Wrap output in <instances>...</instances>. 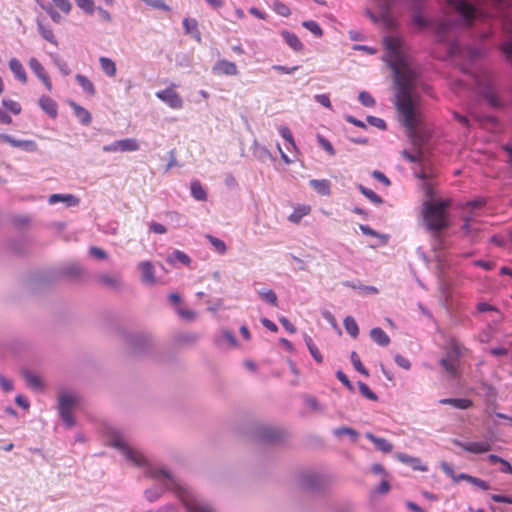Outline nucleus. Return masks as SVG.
Listing matches in <instances>:
<instances>
[{"mask_svg":"<svg viewBox=\"0 0 512 512\" xmlns=\"http://www.w3.org/2000/svg\"><path fill=\"white\" fill-rule=\"evenodd\" d=\"M383 42L388 51L386 61L394 73L396 108L413 145V151L403 150L402 156L411 163L423 165L425 155L422 146L427 141V136L418 129L420 120L414 93L419 73L413 60L407 55L401 38L385 36Z\"/></svg>","mask_w":512,"mask_h":512,"instance_id":"nucleus-1","label":"nucleus"},{"mask_svg":"<svg viewBox=\"0 0 512 512\" xmlns=\"http://www.w3.org/2000/svg\"><path fill=\"white\" fill-rule=\"evenodd\" d=\"M451 56L459 58L463 63H459L461 70L469 74L478 92L493 107H500L501 102L495 91L493 74L486 68L472 67L473 63L480 59L484 53L483 46H462L457 42H452L449 47Z\"/></svg>","mask_w":512,"mask_h":512,"instance_id":"nucleus-2","label":"nucleus"},{"mask_svg":"<svg viewBox=\"0 0 512 512\" xmlns=\"http://www.w3.org/2000/svg\"><path fill=\"white\" fill-rule=\"evenodd\" d=\"M110 442L113 447L121 451L127 461L131 462L137 467L143 468L147 477L152 478L160 484L159 486H154L145 490L144 494L149 502H155L164 494L165 491L168 490L172 491L176 495L175 487L172 483L154 476V472L157 470H164L168 474L172 475L180 483H184L171 470L164 466L151 465L144 454L140 450L129 446L125 438L119 433H114L110 439Z\"/></svg>","mask_w":512,"mask_h":512,"instance_id":"nucleus-3","label":"nucleus"},{"mask_svg":"<svg viewBox=\"0 0 512 512\" xmlns=\"http://www.w3.org/2000/svg\"><path fill=\"white\" fill-rule=\"evenodd\" d=\"M154 476L174 485L176 497L188 512H215L214 508L208 502L200 499L188 484L180 483L164 470H157L154 472Z\"/></svg>","mask_w":512,"mask_h":512,"instance_id":"nucleus-4","label":"nucleus"},{"mask_svg":"<svg viewBox=\"0 0 512 512\" xmlns=\"http://www.w3.org/2000/svg\"><path fill=\"white\" fill-rule=\"evenodd\" d=\"M446 207L445 201H429L426 200L423 203V218L427 230L431 231L434 236L448 226L446 219Z\"/></svg>","mask_w":512,"mask_h":512,"instance_id":"nucleus-5","label":"nucleus"},{"mask_svg":"<svg viewBox=\"0 0 512 512\" xmlns=\"http://www.w3.org/2000/svg\"><path fill=\"white\" fill-rule=\"evenodd\" d=\"M57 400V410L61 420L67 428H72L76 423L73 410L80 402L79 395L73 391L60 390Z\"/></svg>","mask_w":512,"mask_h":512,"instance_id":"nucleus-6","label":"nucleus"},{"mask_svg":"<svg viewBox=\"0 0 512 512\" xmlns=\"http://www.w3.org/2000/svg\"><path fill=\"white\" fill-rule=\"evenodd\" d=\"M298 484L305 491L322 492L327 488L329 479L324 474L306 471L298 475Z\"/></svg>","mask_w":512,"mask_h":512,"instance_id":"nucleus-7","label":"nucleus"},{"mask_svg":"<svg viewBox=\"0 0 512 512\" xmlns=\"http://www.w3.org/2000/svg\"><path fill=\"white\" fill-rule=\"evenodd\" d=\"M256 437L263 443L276 444L283 440L284 432L275 426L261 425L256 429Z\"/></svg>","mask_w":512,"mask_h":512,"instance_id":"nucleus-8","label":"nucleus"},{"mask_svg":"<svg viewBox=\"0 0 512 512\" xmlns=\"http://www.w3.org/2000/svg\"><path fill=\"white\" fill-rule=\"evenodd\" d=\"M461 355V346H459L456 343H452L447 349L446 357L441 359L440 364L445 369L446 372L454 374L456 372L457 361L461 357Z\"/></svg>","mask_w":512,"mask_h":512,"instance_id":"nucleus-9","label":"nucleus"},{"mask_svg":"<svg viewBox=\"0 0 512 512\" xmlns=\"http://www.w3.org/2000/svg\"><path fill=\"white\" fill-rule=\"evenodd\" d=\"M140 272V281L146 286H153L157 283L156 269L152 262L141 261L137 265Z\"/></svg>","mask_w":512,"mask_h":512,"instance_id":"nucleus-10","label":"nucleus"},{"mask_svg":"<svg viewBox=\"0 0 512 512\" xmlns=\"http://www.w3.org/2000/svg\"><path fill=\"white\" fill-rule=\"evenodd\" d=\"M156 96L173 109H180L183 106L181 96L173 88L158 91L156 92Z\"/></svg>","mask_w":512,"mask_h":512,"instance_id":"nucleus-11","label":"nucleus"},{"mask_svg":"<svg viewBox=\"0 0 512 512\" xmlns=\"http://www.w3.org/2000/svg\"><path fill=\"white\" fill-rule=\"evenodd\" d=\"M452 443L456 446L461 447L465 451L474 453V454H480L485 453L491 450V444L489 442L483 441V442H470V443H464L458 439H453Z\"/></svg>","mask_w":512,"mask_h":512,"instance_id":"nucleus-12","label":"nucleus"},{"mask_svg":"<svg viewBox=\"0 0 512 512\" xmlns=\"http://www.w3.org/2000/svg\"><path fill=\"white\" fill-rule=\"evenodd\" d=\"M0 141L28 152H34L37 150V144L33 140H17L11 135L2 133L0 134Z\"/></svg>","mask_w":512,"mask_h":512,"instance_id":"nucleus-13","label":"nucleus"},{"mask_svg":"<svg viewBox=\"0 0 512 512\" xmlns=\"http://www.w3.org/2000/svg\"><path fill=\"white\" fill-rule=\"evenodd\" d=\"M29 67L33 73L42 81L45 87L50 91L52 89V83L43 67V65L35 57H31L29 60Z\"/></svg>","mask_w":512,"mask_h":512,"instance_id":"nucleus-14","label":"nucleus"},{"mask_svg":"<svg viewBox=\"0 0 512 512\" xmlns=\"http://www.w3.org/2000/svg\"><path fill=\"white\" fill-rule=\"evenodd\" d=\"M59 274L65 278L74 280L81 276L82 267L78 263H67L60 267Z\"/></svg>","mask_w":512,"mask_h":512,"instance_id":"nucleus-15","label":"nucleus"},{"mask_svg":"<svg viewBox=\"0 0 512 512\" xmlns=\"http://www.w3.org/2000/svg\"><path fill=\"white\" fill-rule=\"evenodd\" d=\"M227 342L229 347L236 348L238 346L237 339L234 333L228 329H223L218 335L215 336V343L218 346H223Z\"/></svg>","mask_w":512,"mask_h":512,"instance_id":"nucleus-16","label":"nucleus"},{"mask_svg":"<svg viewBox=\"0 0 512 512\" xmlns=\"http://www.w3.org/2000/svg\"><path fill=\"white\" fill-rule=\"evenodd\" d=\"M9 68L14 77L21 83L27 82V74L23 64L17 58H11L9 61Z\"/></svg>","mask_w":512,"mask_h":512,"instance_id":"nucleus-17","label":"nucleus"},{"mask_svg":"<svg viewBox=\"0 0 512 512\" xmlns=\"http://www.w3.org/2000/svg\"><path fill=\"white\" fill-rule=\"evenodd\" d=\"M411 3V6L414 10L413 14V22L416 26L419 28H425L427 27L428 21L421 15L420 9L424 2V0H408Z\"/></svg>","mask_w":512,"mask_h":512,"instance_id":"nucleus-18","label":"nucleus"},{"mask_svg":"<svg viewBox=\"0 0 512 512\" xmlns=\"http://www.w3.org/2000/svg\"><path fill=\"white\" fill-rule=\"evenodd\" d=\"M48 202L52 205L64 202L67 207H72L79 204V199L72 194H52L49 196Z\"/></svg>","mask_w":512,"mask_h":512,"instance_id":"nucleus-19","label":"nucleus"},{"mask_svg":"<svg viewBox=\"0 0 512 512\" xmlns=\"http://www.w3.org/2000/svg\"><path fill=\"white\" fill-rule=\"evenodd\" d=\"M309 185L320 195L328 196L331 193V182L327 179H311Z\"/></svg>","mask_w":512,"mask_h":512,"instance_id":"nucleus-20","label":"nucleus"},{"mask_svg":"<svg viewBox=\"0 0 512 512\" xmlns=\"http://www.w3.org/2000/svg\"><path fill=\"white\" fill-rule=\"evenodd\" d=\"M183 26L186 34L191 35L197 42H201V33L198 29V22L194 18H184Z\"/></svg>","mask_w":512,"mask_h":512,"instance_id":"nucleus-21","label":"nucleus"},{"mask_svg":"<svg viewBox=\"0 0 512 512\" xmlns=\"http://www.w3.org/2000/svg\"><path fill=\"white\" fill-rule=\"evenodd\" d=\"M70 107L73 109L75 116L78 118L81 124L89 125L91 123L92 116L87 109L73 101L70 102Z\"/></svg>","mask_w":512,"mask_h":512,"instance_id":"nucleus-22","label":"nucleus"},{"mask_svg":"<svg viewBox=\"0 0 512 512\" xmlns=\"http://www.w3.org/2000/svg\"><path fill=\"white\" fill-rule=\"evenodd\" d=\"M439 403L442 405H451L460 410L468 409L473 405L471 400L465 398H443L439 400Z\"/></svg>","mask_w":512,"mask_h":512,"instance_id":"nucleus-23","label":"nucleus"},{"mask_svg":"<svg viewBox=\"0 0 512 512\" xmlns=\"http://www.w3.org/2000/svg\"><path fill=\"white\" fill-rule=\"evenodd\" d=\"M39 105L50 117L55 118L57 116V103L49 96H42L39 99Z\"/></svg>","mask_w":512,"mask_h":512,"instance_id":"nucleus-24","label":"nucleus"},{"mask_svg":"<svg viewBox=\"0 0 512 512\" xmlns=\"http://www.w3.org/2000/svg\"><path fill=\"white\" fill-rule=\"evenodd\" d=\"M365 436L372 443H374L375 447L378 450H380L382 452H385V453H389V452L392 451L393 445L389 441H387L386 439L377 437V436H375L374 434H372L370 432H367Z\"/></svg>","mask_w":512,"mask_h":512,"instance_id":"nucleus-25","label":"nucleus"},{"mask_svg":"<svg viewBox=\"0 0 512 512\" xmlns=\"http://www.w3.org/2000/svg\"><path fill=\"white\" fill-rule=\"evenodd\" d=\"M396 458L400 462H402L404 464H407V465H410L414 470H419V471H426L427 470V467L422 465L421 460L419 458L412 457V456H409V455L404 454V453H398L396 455Z\"/></svg>","mask_w":512,"mask_h":512,"instance_id":"nucleus-26","label":"nucleus"},{"mask_svg":"<svg viewBox=\"0 0 512 512\" xmlns=\"http://www.w3.org/2000/svg\"><path fill=\"white\" fill-rule=\"evenodd\" d=\"M285 43L294 51H301L303 48V44L298 38V36L290 31H282L281 33Z\"/></svg>","mask_w":512,"mask_h":512,"instance_id":"nucleus-27","label":"nucleus"},{"mask_svg":"<svg viewBox=\"0 0 512 512\" xmlns=\"http://www.w3.org/2000/svg\"><path fill=\"white\" fill-rule=\"evenodd\" d=\"M99 282L109 288L119 289L122 285L119 275L104 273L99 276Z\"/></svg>","mask_w":512,"mask_h":512,"instance_id":"nucleus-28","label":"nucleus"},{"mask_svg":"<svg viewBox=\"0 0 512 512\" xmlns=\"http://www.w3.org/2000/svg\"><path fill=\"white\" fill-rule=\"evenodd\" d=\"M214 70L221 74L230 76L236 75L238 72L236 64L227 60H221L217 62L214 67Z\"/></svg>","mask_w":512,"mask_h":512,"instance_id":"nucleus-29","label":"nucleus"},{"mask_svg":"<svg viewBox=\"0 0 512 512\" xmlns=\"http://www.w3.org/2000/svg\"><path fill=\"white\" fill-rule=\"evenodd\" d=\"M370 337L376 344L383 346V347L387 346L390 343L389 336L386 334V332L383 329H381L379 327H375V328L371 329Z\"/></svg>","mask_w":512,"mask_h":512,"instance_id":"nucleus-30","label":"nucleus"},{"mask_svg":"<svg viewBox=\"0 0 512 512\" xmlns=\"http://www.w3.org/2000/svg\"><path fill=\"white\" fill-rule=\"evenodd\" d=\"M23 377L25 379L27 386L30 387L31 389L40 390L44 387L42 379L38 375L30 371H24Z\"/></svg>","mask_w":512,"mask_h":512,"instance_id":"nucleus-31","label":"nucleus"},{"mask_svg":"<svg viewBox=\"0 0 512 512\" xmlns=\"http://www.w3.org/2000/svg\"><path fill=\"white\" fill-rule=\"evenodd\" d=\"M148 340V336L141 333L131 334L128 338L130 345L134 348L136 352L142 351Z\"/></svg>","mask_w":512,"mask_h":512,"instance_id":"nucleus-32","label":"nucleus"},{"mask_svg":"<svg viewBox=\"0 0 512 512\" xmlns=\"http://www.w3.org/2000/svg\"><path fill=\"white\" fill-rule=\"evenodd\" d=\"M37 29L40 35L46 41L50 42L51 44L57 45V40L54 36L53 30L50 27L44 25L39 17L37 18Z\"/></svg>","mask_w":512,"mask_h":512,"instance_id":"nucleus-33","label":"nucleus"},{"mask_svg":"<svg viewBox=\"0 0 512 512\" xmlns=\"http://www.w3.org/2000/svg\"><path fill=\"white\" fill-rule=\"evenodd\" d=\"M342 284L346 287H349V288H352L355 290H359V291L363 292L364 294H378L379 293V290L377 287L364 285V284H361L359 281H357V282L344 281Z\"/></svg>","mask_w":512,"mask_h":512,"instance_id":"nucleus-34","label":"nucleus"},{"mask_svg":"<svg viewBox=\"0 0 512 512\" xmlns=\"http://www.w3.org/2000/svg\"><path fill=\"white\" fill-rule=\"evenodd\" d=\"M191 195L197 201H205L207 193L199 180H193L190 184Z\"/></svg>","mask_w":512,"mask_h":512,"instance_id":"nucleus-35","label":"nucleus"},{"mask_svg":"<svg viewBox=\"0 0 512 512\" xmlns=\"http://www.w3.org/2000/svg\"><path fill=\"white\" fill-rule=\"evenodd\" d=\"M99 63L102 71L109 77H114L116 75L117 69L116 64L113 60L107 57H100Z\"/></svg>","mask_w":512,"mask_h":512,"instance_id":"nucleus-36","label":"nucleus"},{"mask_svg":"<svg viewBox=\"0 0 512 512\" xmlns=\"http://www.w3.org/2000/svg\"><path fill=\"white\" fill-rule=\"evenodd\" d=\"M304 341H305V344H306L311 356L314 358V360L318 363H322L323 357H322L320 351L318 350L317 346L313 342L312 338L309 335L304 334Z\"/></svg>","mask_w":512,"mask_h":512,"instance_id":"nucleus-37","label":"nucleus"},{"mask_svg":"<svg viewBox=\"0 0 512 512\" xmlns=\"http://www.w3.org/2000/svg\"><path fill=\"white\" fill-rule=\"evenodd\" d=\"M333 435L335 437H341L343 435H347L350 437L352 442H356L359 437V433L355 429L350 428V427H344V426L335 428L333 430Z\"/></svg>","mask_w":512,"mask_h":512,"instance_id":"nucleus-38","label":"nucleus"},{"mask_svg":"<svg viewBox=\"0 0 512 512\" xmlns=\"http://www.w3.org/2000/svg\"><path fill=\"white\" fill-rule=\"evenodd\" d=\"M76 81L81 86V88L86 92L88 95H94L95 94V87L93 83L84 75L77 74L75 76Z\"/></svg>","mask_w":512,"mask_h":512,"instance_id":"nucleus-39","label":"nucleus"},{"mask_svg":"<svg viewBox=\"0 0 512 512\" xmlns=\"http://www.w3.org/2000/svg\"><path fill=\"white\" fill-rule=\"evenodd\" d=\"M118 141L120 145V152H133L139 149V143L134 138H126Z\"/></svg>","mask_w":512,"mask_h":512,"instance_id":"nucleus-40","label":"nucleus"},{"mask_svg":"<svg viewBox=\"0 0 512 512\" xmlns=\"http://www.w3.org/2000/svg\"><path fill=\"white\" fill-rule=\"evenodd\" d=\"M344 327L347 331V333L352 337L356 338L359 334V327L356 323L355 319L351 316L345 317L343 321Z\"/></svg>","mask_w":512,"mask_h":512,"instance_id":"nucleus-41","label":"nucleus"},{"mask_svg":"<svg viewBox=\"0 0 512 512\" xmlns=\"http://www.w3.org/2000/svg\"><path fill=\"white\" fill-rule=\"evenodd\" d=\"M168 261L171 263L180 262L184 265H189L191 262L190 257L180 250H174L169 256Z\"/></svg>","mask_w":512,"mask_h":512,"instance_id":"nucleus-42","label":"nucleus"},{"mask_svg":"<svg viewBox=\"0 0 512 512\" xmlns=\"http://www.w3.org/2000/svg\"><path fill=\"white\" fill-rule=\"evenodd\" d=\"M258 294L261 299L272 306H277L278 298L276 293L271 289H260L258 290Z\"/></svg>","mask_w":512,"mask_h":512,"instance_id":"nucleus-43","label":"nucleus"},{"mask_svg":"<svg viewBox=\"0 0 512 512\" xmlns=\"http://www.w3.org/2000/svg\"><path fill=\"white\" fill-rule=\"evenodd\" d=\"M358 189L371 202L378 204V205L382 204L383 199L378 194H376L373 190L366 188L362 184L358 185Z\"/></svg>","mask_w":512,"mask_h":512,"instance_id":"nucleus-44","label":"nucleus"},{"mask_svg":"<svg viewBox=\"0 0 512 512\" xmlns=\"http://www.w3.org/2000/svg\"><path fill=\"white\" fill-rule=\"evenodd\" d=\"M359 229L362 231L363 234L365 235H368V236H372V237H375V238H379L382 240L383 243H386L387 240H388V236L385 235V234H381L379 232H377L376 230L372 229L370 226L368 225H364V224H360L359 225Z\"/></svg>","mask_w":512,"mask_h":512,"instance_id":"nucleus-45","label":"nucleus"},{"mask_svg":"<svg viewBox=\"0 0 512 512\" xmlns=\"http://www.w3.org/2000/svg\"><path fill=\"white\" fill-rule=\"evenodd\" d=\"M302 26L310 31L316 37H321L323 35V30L320 25L313 20H307L302 23Z\"/></svg>","mask_w":512,"mask_h":512,"instance_id":"nucleus-46","label":"nucleus"},{"mask_svg":"<svg viewBox=\"0 0 512 512\" xmlns=\"http://www.w3.org/2000/svg\"><path fill=\"white\" fill-rule=\"evenodd\" d=\"M206 238L209 240L211 245L214 247V249L219 254H225L227 247H226V244L224 243V241H222L221 239L216 238L212 235H206Z\"/></svg>","mask_w":512,"mask_h":512,"instance_id":"nucleus-47","label":"nucleus"},{"mask_svg":"<svg viewBox=\"0 0 512 512\" xmlns=\"http://www.w3.org/2000/svg\"><path fill=\"white\" fill-rule=\"evenodd\" d=\"M2 105L4 108L11 111L15 115H18L21 113V105L14 100H11L8 98H3Z\"/></svg>","mask_w":512,"mask_h":512,"instance_id":"nucleus-48","label":"nucleus"},{"mask_svg":"<svg viewBox=\"0 0 512 512\" xmlns=\"http://www.w3.org/2000/svg\"><path fill=\"white\" fill-rule=\"evenodd\" d=\"M76 5L85 13L93 14L96 7L93 0H75Z\"/></svg>","mask_w":512,"mask_h":512,"instance_id":"nucleus-49","label":"nucleus"},{"mask_svg":"<svg viewBox=\"0 0 512 512\" xmlns=\"http://www.w3.org/2000/svg\"><path fill=\"white\" fill-rule=\"evenodd\" d=\"M358 387H359L360 393L364 397H366L367 399H369L371 401H377L378 400V396L364 382L359 381L358 382Z\"/></svg>","mask_w":512,"mask_h":512,"instance_id":"nucleus-50","label":"nucleus"},{"mask_svg":"<svg viewBox=\"0 0 512 512\" xmlns=\"http://www.w3.org/2000/svg\"><path fill=\"white\" fill-rule=\"evenodd\" d=\"M354 368L361 374L368 376V370L362 365L361 360L356 352H352L350 356Z\"/></svg>","mask_w":512,"mask_h":512,"instance_id":"nucleus-51","label":"nucleus"},{"mask_svg":"<svg viewBox=\"0 0 512 512\" xmlns=\"http://www.w3.org/2000/svg\"><path fill=\"white\" fill-rule=\"evenodd\" d=\"M278 132L293 148H296V144H295L293 135L287 126H285V125L279 126Z\"/></svg>","mask_w":512,"mask_h":512,"instance_id":"nucleus-52","label":"nucleus"},{"mask_svg":"<svg viewBox=\"0 0 512 512\" xmlns=\"http://www.w3.org/2000/svg\"><path fill=\"white\" fill-rule=\"evenodd\" d=\"M273 9L277 14L283 17H288L291 14L289 7L279 0L274 1Z\"/></svg>","mask_w":512,"mask_h":512,"instance_id":"nucleus-53","label":"nucleus"},{"mask_svg":"<svg viewBox=\"0 0 512 512\" xmlns=\"http://www.w3.org/2000/svg\"><path fill=\"white\" fill-rule=\"evenodd\" d=\"M358 100L365 107H373L375 105L374 98L366 91H361L359 93Z\"/></svg>","mask_w":512,"mask_h":512,"instance_id":"nucleus-54","label":"nucleus"},{"mask_svg":"<svg viewBox=\"0 0 512 512\" xmlns=\"http://www.w3.org/2000/svg\"><path fill=\"white\" fill-rule=\"evenodd\" d=\"M308 212L309 208L307 207L295 209L294 212L289 216V220L293 223H298L304 215L308 214Z\"/></svg>","mask_w":512,"mask_h":512,"instance_id":"nucleus-55","label":"nucleus"},{"mask_svg":"<svg viewBox=\"0 0 512 512\" xmlns=\"http://www.w3.org/2000/svg\"><path fill=\"white\" fill-rule=\"evenodd\" d=\"M177 314L181 318L188 320V321H193L197 317V313L194 310L185 309V308H181V307L177 308Z\"/></svg>","mask_w":512,"mask_h":512,"instance_id":"nucleus-56","label":"nucleus"},{"mask_svg":"<svg viewBox=\"0 0 512 512\" xmlns=\"http://www.w3.org/2000/svg\"><path fill=\"white\" fill-rule=\"evenodd\" d=\"M317 140H318V143L319 145L331 156H334L335 155V149L333 148L332 144L330 143V141H328L326 138H324L323 136L321 135H318L317 136Z\"/></svg>","mask_w":512,"mask_h":512,"instance_id":"nucleus-57","label":"nucleus"},{"mask_svg":"<svg viewBox=\"0 0 512 512\" xmlns=\"http://www.w3.org/2000/svg\"><path fill=\"white\" fill-rule=\"evenodd\" d=\"M367 122L374 126V127H377L378 129H381V130H385L386 129V122L382 119V118H379V117H376V116H368L367 117Z\"/></svg>","mask_w":512,"mask_h":512,"instance_id":"nucleus-58","label":"nucleus"},{"mask_svg":"<svg viewBox=\"0 0 512 512\" xmlns=\"http://www.w3.org/2000/svg\"><path fill=\"white\" fill-rule=\"evenodd\" d=\"M54 63L55 65L57 66V68L59 69V71L64 75V76H67L71 73V69L69 68V65L66 61L60 59V58H56L54 60Z\"/></svg>","mask_w":512,"mask_h":512,"instance_id":"nucleus-59","label":"nucleus"},{"mask_svg":"<svg viewBox=\"0 0 512 512\" xmlns=\"http://www.w3.org/2000/svg\"><path fill=\"white\" fill-rule=\"evenodd\" d=\"M53 3L64 13L68 14L71 9L72 5L69 2V0H52Z\"/></svg>","mask_w":512,"mask_h":512,"instance_id":"nucleus-60","label":"nucleus"},{"mask_svg":"<svg viewBox=\"0 0 512 512\" xmlns=\"http://www.w3.org/2000/svg\"><path fill=\"white\" fill-rule=\"evenodd\" d=\"M41 8L48 13V15L55 23H59L61 21V15L51 6L41 5Z\"/></svg>","mask_w":512,"mask_h":512,"instance_id":"nucleus-61","label":"nucleus"},{"mask_svg":"<svg viewBox=\"0 0 512 512\" xmlns=\"http://www.w3.org/2000/svg\"><path fill=\"white\" fill-rule=\"evenodd\" d=\"M89 254L100 260L105 259L107 257V253L103 249L95 246L90 247Z\"/></svg>","mask_w":512,"mask_h":512,"instance_id":"nucleus-62","label":"nucleus"},{"mask_svg":"<svg viewBox=\"0 0 512 512\" xmlns=\"http://www.w3.org/2000/svg\"><path fill=\"white\" fill-rule=\"evenodd\" d=\"M314 99L317 103L321 104L322 106L329 108V109L331 108V102H330V98L328 95L317 94L314 96Z\"/></svg>","mask_w":512,"mask_h":512,"instance_id":"nucleus-63","label":"nucleus"},{"mask_svg":"<svg viewBox=\"0 0 512 512\" xmlns=\"http://www.w3.org/2000/svg\"><path fill=\"white\" fill-rule=\"evenodd\" d=\"M394 360L396 362V364L406 370H409L411 368V363L410 361L403 357L402 355L400 354H397L395 357H394Z\"/></svg>","mask_w":512,"mask_h":512,"instance_id":"nucleus-64","label":"nucleus"}]
</instances>
